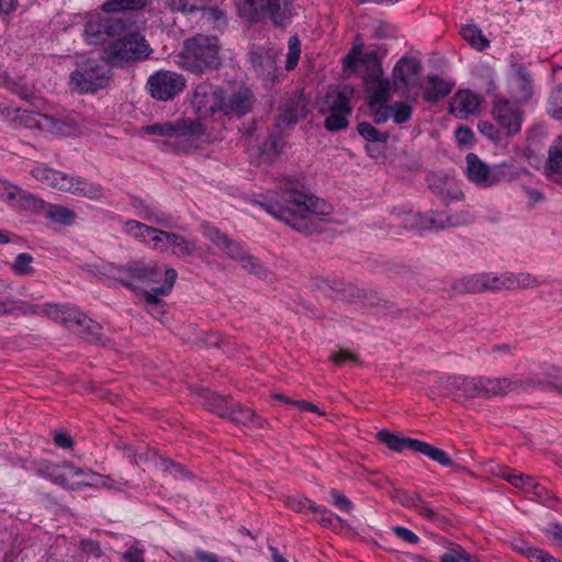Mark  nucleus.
Returning <instances> with one entry per match:
<instances>
[{
    "instance_id": "f257e3e1",
    "label": "nucleus",
    "mask_w": 562,
    "mask_h": 562,
    "mask_svg": "<svg viewBox=\"0 0 562 562\" xmlns=\"http://www.w3.org/2000/svg\"><path fill=\"white\" fill-rule=\"evenodd\" d=\"M254 203L292 229L305 235L321 233L324 216L331 211L325 200L310 192L304 176L285 177L276 199L262 196L255 199Z\"/></svg>"
},
{
    "instance_id": "f03ea898",
    "label": "nucleus",
    "mask_w": 562,
    "mask_h": 562,
    "mask_svg": "<svg viewBox=\"0 0 562 562\" xmlns=\"http://www.w3.org/2000/svg\"><path fill=\"white\" fill-rule=\"evenodd\" d=\"M180 58L182 67L190 72L202 75L216 70L221 65L220 41L213 35L195 34L183 42Z\"/></svg>"
},
{
    "instance_id": "7ed1b4c3",
    "label": "nucleus",
    "mask_w": 562,
    "mask_h": 562,
    "mask_svg": "<svg viewBox=\"0 0 562 562\" xmlns=\"http://www.w3.org/2000/svg\"><path fill=\"white\" fill-rule=\"evenodd\" d=\"M151 48L139 33H130L112 43L102 52V60L110 67L143 60L149 56Z\"/></svg>"
},
{
    "instance_id": "20e7f679",
    "label": "nucleus",
    "mask_w": 562,
    "mask_h": 562,
    "mask_svg": "<svg viewBox=\"0 0 562 562\" xmlns=\"http://www.w3.org/2000/svg\"><path fill=\"white\" fill-rule=\"evenodd\" d=\"M99 273L112 279L124 288L135 291L133 281L142 283H157L161 278V269L156 263L130 261L126 265H103Z\"/></svg>"
},
{
    "instance_id": "39448f33",
    "label": "nucleus",
    "mask_w": 562,
    "mask_h": 562,
    "mask_svg": "<svg viewBox=\"0 0 562 562\" xmlns=\"http://www.w3.org/2000/svg\"><path fill=\"white\" fill-rule=\"evenodd\" d=\"M376 438L394 452H402L403 450L408 449L413 452L428 457L430 460L442 467H452L456 471L464 469L462 465L456 464L445 450L425 441L409 437H400L387 429L379 430L376 432Z\"/></svg>"
},
{
    "instance_id": "423d86ee",
    "label": "nucleus",
    "mask_w": 562,
    "mask_h": 562,
    "mask_svg": "<svg viewBox=\"0 0 562 562\" xmlns=\"http://www.w3.org/2000/svg\"><path fill=\"white\" fill-rule=\"evenodd\" d=\"M110 79L111 70L93 58L78 63L70 75V83L80 93H94L104 89L109 86Z\"/></svg>"
},
{
    "instance_id": "0eeeda50",
    "label": "nucleus",
    "mask_w": 562,
    "mask_h": 562,
    "mask_svg": "<svg viewBox=\"0 0 562 562\" xmlns=\"http://www.w3.org/2000/svg\"><path fill=\"white\" fill-rule=\"evenodd\" d=\"M203 235L218 247L227 257L238 261L241 267L250 273L258 277L266 274V271L259 260L246 252L238 241L231 239L225 233L215 227L205 226Z\"/></svg>"
},
{
    "instance_id": "6e6552de",
    "label": "nucleus",
    "mask_w": 562,
    "mask_h": 562,
    "mask_svg": "<svg viewBox=\"0 0 562 562\" xmlns=\"http://www.w3.org/2000/svg\"><path fill=\"white\" fill-rule=\"evenodd\" d=\"M127 25V21L123 18L92 13L87 16L85 23V37L89 44L99 45L124 34Z\"/></svg>"
},
{
    "instance_id": "1a4fd4ad",
    "label": "nucleus",
    "mask_w": 562,
    "mask_h": 562,
    "mask_svg": "<svg viewBox=\"0 0 562 562\" xmlns=\"http://www.w3.org/2000/svg\"><path fill=\"white\" fill-rule=\"evenodd\" d=\"M544 383L535 379L516 378H487L477 376V397L505 396L513 392L527 391L530 387H540Z\"/></svg>"
},
{
    "instance_id": "9d476101",
    "label": "nucleus",
    "mask_w": 562,
    "mask_h": 562,
    "mask_svg": "<svg viewBox=\"0 0 562 562\" xmlns=\"http://www.w3.org/2000/svg\"><path fill=\"white\" fill-rule=\"evenodd\" d=\"M186 78L170 70H158L150 75L146 88L151 98L158 101H170L186 88Z\"/></svg>"
},
{
    "instance_id": "9b49d317",
    "label": "nucleus",
    "mask_w": 562,
    "mask_h": 562,
    "mask_svg": "<svg viewBox=\"0 0 562 562\" xmlns=\"http://www.w3.org/2000/svg\"><path fill=\"white\" fill-rule=\"evenodd\" d=\"M142 131L147 135H158L169 138L179 137H201L205 133L204 125L191 119H179L176 121H167L145 125Z\"/></svg>"
},
{
    "instance_id": "f8f14e48",
    "label": "nucleus",
    "mask_w": 562,
    "mask_h": 562,
    "mask_svg": "<svg viewBox=\"0 0 562 562\" xmlns=\"http://www.w3.org/2000/svg\"><path fill=\"white\" fill-rule=\"evenodd\" d=\"M256 101L254 91L244 85L229 91L223 89L222 114L228 119H240L254 110Z\"/></svg>"
},
{
    "instance_id": "ddd939ff",
    "label": "nucleus",
    "mask_w": 562,
    "mask_h": 562,
    "mask_svg": "<svg viewBox=\"0 0 562 562\" xmlns=\"http://www.w3.org/2000/svg\"><path fill=\"white\" fill-rule=\"evenodd\" d=\"M477 376H443L438 379L431 386L434 394L451 396L453 400H471L477 397Z\"/></svg>"
},
{
    "instance_id": "4468645a",
    "label": "nucleus",
    "mask_w": 562,
    "mask_h": 562,
    "mask_svg": "<svg viewBox=\"0 0 562 562\" xmlns=\"http://www.w3.org/2000/svg\"><path fill=\"white\" fill-rule=\"evenodd\" d=\"M223 88L210 83H200L196 86L192 105L200 117L205 119L222 113Z\"/></svg>"
},
{
    "instance_id": "2eb2a0df",
    "label": "nucleus",
    "mask_w": 562,
    "mask_h": 562,
    "mask_svg": "<svg viewBox=\"0 0 562 562\" xmlns=\"http://www.w3.org/2000/svg\"><path fill=\"white\" fill-rule=\"evenodd\" d=\"M492 115L505 136L514 137L520 132L524 112L508 100L501 99L495 102Z\"/></svg>"
},
{
    "instance_id": "dca6fc26",
    "label": "nucleus",
    "mask_w": 562,
    "mask_h": 562,
    "mask_svg": "<svg viewBox=\"0 0 562 562\" xmlns=\"http://www.w3.org/2000/svg\"><path fill=\"white\" fill-rule=\"evenodd\" d=\"M0 189L3 190V199L11 206L32 211L34 213H45L48 204L38 196L8 182H2Z\"/></svg>"
},
{
    "instance_id": "f3484780",
    "label": "nucleus",
    "mask_w": 562,
    "mask_h": 562,
    "mask_svg": "<svg viewBox=\"0 0 562 562\" xmlns=\"http://www.w3.org/2000/svg\"><path fill=\"white\" fill-rule=\"evenodd\" d=\"M422 63L415 57H402L394 66L393 86L395 89L404 87L406 89L419 87V76L422 72Z\"/></svg>"
},
{
    "instance_id": "a211bd4d",
    "label": "nucleus",
    "mask_w": 562,
    "mask_h": 562,
    "mask_svg": "<svg viewBox=\"0 0 562 562\" xmlns=\"http://www.w3.org/2000/svg\"><path fill=\"white\" fill-rule=\"evenodd\" d=\"M448 215L442 212L406 213L403 222L406 227L418 231H441L447 227Z\"/></svg>"
},
{
    "instance_id": "6ab92c4d",
    "label": "nucleus",
    "mask_w": 562,
    "mask_h": 562,
    "mask_svg": "<svg viewBox=\"0 0 562 562\" xmlns=\"http://www.w3.org/2000/svg\"><path fill=\"white\" fill-rule=\"evenodd\" d=\"M178 273L175 269L168 268L165 270L164 283L160 286L153 288L150 291H143L142 295L147 304V312L156 315L154 310H159V313H166L165 302L159 299V295H168L177 280Z\"/></svg>"
},
{
    "instance_id": "aec40b11",
    "label": "nucleus",
    "mask_w": 562,
    "mask_h": 562,
    "mask_svg": "<svg viewBox=\"0 0 562 562\" xmlns=\"http://www.w3.org/2000/svg\"><path fill=\"white\" fill-rule=\"evenodd\" d=\"M277 56L274 48H252L248 53V61L261 77L272 80L277 71Z\"/></svg>"
},
{
    "instance_id": "412c9836",
    "label": "nucleus",
    "mask_w": 562,
    "mask_h": 562,
    "mask_svg": "<svg viewBox=\"0 0 562 562\" xmlns=\"http://www.w3.org/2000/svg\"><path fill=\"white\" fill-rule=\"evenodd\" d=\"M353 88L344 87L341 90L328 92L319 104V112L326 114L327 112H342L345 114L352 113L350 104Z\"/></svg>"
},
{
    "instance_id": "4be33fe9",
    "label": "nucleus",
    "mask_w": 562,
    "mask_h": 562,
    "mask_svg": "<svg viewBox=\"0 0 562 562\" xmlns=\"http://www.w3.org/2000/svg\"><path fill=\"white\" fill-rule=\"evenodd\" d=\"M306 98L300 93L286 99L280 108L279 120L286 125L295 124L308 113Z\"/></svg>"
},
{
    "instance_id": "5701e85b",
    "label": "nucleus",
    "mask_w": 562,
    "mask_h": 562,
    "mask_svg": "<svg viewBox=\"0 0 562 562\" xmlns=\"http://www.w3.org/2000/svg\"><path fill=\"white\" fill-rule=\"evenodd\" d=\"M59 190L95 200L102 195V188L99 184L90 183L80 177L70 175L64 178V183H60Z\"/></svg>"
},
{
    "instance_id": "b1692460",
    "label": "nucleus",
    "mask_w": 562,
    "mask_h": 562,
    "mask_svg": "<svg viewBox=\"0 0 562 562\" xmlns=\"http://www.w3.org/2000/svg\"><path fill=\"white\" fill-rule=\"evenodd\" d=\"M543 173L548 180L562 186V136L550 146Z\"/></svg>"
},
{
    "instance_id": "393cba45",
    "label": "nucleus",
    "mask_w": 562,
    "mask_h": 562,
    "mask_svg": "<svg viewBox=\"0 0 562 562\" xmlns=\"http://www.w3.org/2000/svg\"><path fill=\"white\" fill-rule=\"evenodd\" d=\"M427 87L423 91V99L429 103H436L446 98L452 91L454 82L446 80L438 75L426 78Z\"/></svg>"
},
{
    "instance_id": "a878e982",
    "label": "nucleus",
    "mask_w": 562,
    "mask_h": 562,
    "mask_svg": "<svg viewBox=\"0 0 562 562\" xmlns=\"http://www.w3.org/2000/svg\"><path fill=\"white\" fill-rule=\"evenodd\" d=\"M223 418H227L233 423L241 424L245 426L251 425L257 428H262L266 424V420L258 416L252 409L235 402L231 403V406L227 408L226 415Z\"/></svg>"
},
{
    "instance_id": "bb28decb",
    "label": "nucleus",
    "mask_w": 562,
    "mask_h": 562,
    "mask_svg": "<svg viewBox=\"0 0 562 562\" xmlns=\"http://www.w3.org/2000/svg\"><path fill=\"white\" fill-rule=\"evenodd\" d=\"M198 401L207 411L218 415L222 418L226 415V411L229 408L231 403H233L231 397L222 396L207 389L198 390Z\"/></svg>"
},
{
    "instance_id": "cd10ccee",
    "label": "nucleus",
    "mask_w": 562,
    "mask_h": 562,
    "mask_svg": "<svg viewBox=\"0 0 562 562\" xmlns=\"http://www.w3.org/2000/svg\"><path fill=\"white\" fill-rule=\"evenodd\" d=\"M78 124L70 117H57L49 114L43 115V123L40 131L57 136H69L77 131Z\"/></svg>"
},
{
    "instance_id": "c85d7f7f",
    "label": "nucleus",
    "mask_w": 562,
    "mask_h": 562,
    "mask_svg": "<svg viewBox=\"0 0 562 562\" xmlns=\"http://www.w3.org/2000/svg\"><path fill=\"white\" fill-rule=\"evenodd\" d=\"M465 160L469 179L481 187H490L492 168H488L474 153H469Z\"/></svg>"
},
{
    "instance_id": "c756f323",
    "label": "nucleus",
    "mask_w": 562,
    "mask_h": 562,
    "mask_svg": "<svg viewBox=\"0 0 562 562\" xmlns=\"http://www.w3.org/2000/svg\"><path fill=\"white\" fill-rule=\"evenodd\" d=\"M480 106L477 95L465 90L459 91L450 105V112L459 117H467L469 114L475 113Z\"/></svg>"
},
{
    "instance_id": "7c9ffc66",
    "label": "nucleus",
    "mask_w": 562,
    "mask_h": 562,
    "mask_svg": "<svg viewBox=\"0 0 562 562\" xmlns=\"http://www.w3.org/2000/svg\"><path fill=\"white\" fill-rule=\"evenodd\" d=\"M167 238L168 251L178 257H189L195 252L196 246L193 240L184 238L177 233H161Z\"/></svg>"
},
{
    "instance_id": "2f4dec72",
    "label": "nucleus",
    "mask_w": 562,
    "mask_h": 562,
    "mask_svg": "<svg viewBox=\"0 0 562 562\" xmlns=\"http://www.w3.org/2000/svg\"><path fill=\"white\" fill-rule=\"evenodd\" d=\"M451 291L450 297L457 294L484 292L483 273L465 276L454 281Z\"/></svg>"
},
{
    "instance_id": "473e14b6",
    "label": "nucleus",
    "mask_w": 562,
    "mask_h": 562,
    "mask_svg": "<svg viewBox=\"0 0 562 562\" xmlns=\"http://www.w3.org/2000/svg\"><path fill=\"white\" fill-rule=\"evenodd\" d=\"M288 0H263L266 19H270L274 25L282 26L290 19Z\"/></svg>"
},
{
    "instance_id": "72a5a7b5",
    "label": "nucleus",
    "mask_w": 562,
    "mask_h": 562,
    "mask_svg": "<svg viewBox=\"0 0 562 562\" xmlns=\"http://www.w3.org/2000/svg\"><path fill=\"white\" fill-rule=\"evenodd\" d=\"M368 90L371 91L368 104L370 108L384 105L391 98V82L387 78L371 81Z\"/></svg>"
},
{
    "instance_id": "f704fd0d",
    "label": "nucleus",
    "mask_w": 562,
    "mask_h": 562,
    "mask_svg": "<svg viewBox=\"0 0 562 562\" xmlns=\"http://www.w3.org/2000/svg\"><path fill=\"white\" fill-rule=\"evenodd\" d=\"M102 327L99 323L86 316L85 322L78 325V334L88 342L99 346H106L110 341L103 337Z\"/></svg>"
},
{
    "instance_id": "c9c22d12",
    "label": "nucleus",
    "mask_w": 562,
    "mask_h": 562,
    "mask_svg": "<svg viewBox=\"0 0 562 562\" xmlns=\"http://www.w3.org/2000/svg\"><path fill=\"white\" fill-rule=\"evenodd\" d=\"M237 10L239 15L249 22H259L266 19L263 0H237Z\"/></svg>"
},
{
    "instance_id": "e433bc0d",
    "label": "nucleus",
    "mask_w": 562,
    "mask_h": 562,
    "mask_svg": "<svg viewBox=\"0 0 562 562\" xmlns=\"http://www.w3.org/2000/svg\"><path fill=\"white\" fill-rule=\"evenodd\" d=\"M151 0H106L101 5L104 13L140 11L150 4Z\"/></svg>"
},
{
    "instance_id": "4c0bfd02",
    "label": "nucleus",
    "mask_w": 562,
    "mask_h": 562,
    "mask_svg": "<svg viewBox=\"0 0 562 562\" xmlns=\"http://www.w3.org/2000/svg\"><path fill=\"white\" fill-rule=\"evenodd\" d=\"M31 175L38 181L47 183L48 186L58 189L60 183H64V178L67 173L49 168L46 165L35 167Z\"/></svg>"
},
{
    "instance_id": "58836bf2",
    "label": "nucleus",
    "mask_w": 562,
    "mask_h": 562,
    "mask_svg": "<svg viewBox=\"0 0 562 562\" xmlns=\"http://www.w3.org/2000/svg\"><path fill=\"white\" fill-rule=\"evenodd\" d=\"M120 448L123 449L127 453V457L131 459V461L138 467L160 465L159 458L162 457L159 456L156 450L147 448L145 452H137L126 445L120 446Z\"/></svg>"
},
{
    "instance_id": "ea45409f",
    "label": "nucleus",
    "mask_w": 562,
    "mask_h": 562,
    "mask_svg": "<svg viewBox=\"0 0 562 562\" xmlns=\"http://www.w3.org/2000/svg\"><path fill=\"white\" fill-rule=\"evenodd\" d=\"M462 37L475 49L482 52L490 46V41L482 34V31L474 24L463 25Z\"/></svg>"
},
{
    "instance_id": "a19ab883",
    "label": "nucleus",
    "mask_w": 562,
    "mask_h": 562,
    "mask_svg": "<svg viewBox=\"0 0 562 562\" xmlns=\"http://www.w3.org/2000/svg\"><path fill=\"white\" fill-rule=\"evenodd\" d=\"M518 177L519 172L513 164L502 162L492 168L490 187L501 181H513Z\"/></svg>"
},
{
    "instance_id": "79ce46f5",
    "label": "nucleus",
    "mask_w": 562,
    "mask_h": 562,
    "mask_svg": "<svg viewBox=\"0 0 562 562\" xmlns=\"http://www.w3.org/2000/svg\"><path fill=\"white\" fill-rule=\"evenodd\" d=\"M47 218L63 225H71L76 218V213L65 206L48 204L45 211Z\"/></svg>"
},
{
    "instance_id": "37998d69",
    "label": "nucleus",
    "mask_w": 562,
    "mask_h": 562,
    "mask_svg": "<svg viewBox=\"0 0 562 562\" xmlns=\"http://www.w3.org/2000/svg\"><path fill=\"white\" fill-rule=\"evenodd\" d=\"M14 113L13 121L26 128L40 130V126H42L44 114L22 109H15Z\"/></svg>"
},
{
    "instance_id": "c03bdc74",
    "label": "nucleus",
    "mask_w": 562,
    "mask_h": 562,
    "mask_svg": "<svg viewBox=\"0 0 562 562\" xmlns=\"http://www.w3.org/2000/svg\"><path fill=\"white\" fill-rule=\"evenodd\" d=\"M357 131L361 137L370 143L386 144L389 139L387 133H382L368 122H361L357 125Z\"/></svg>"
},
{
    "instance_id": "a18cd8bd",
    "label": "nucleus",
    "mask_w": 562,
    "mask_h": 562,
    "mask_svg": "<svg viewBox=\"0 0 562 562\" xmlns=\"http://www.w3.org/2000/svg\"><path fill=\"white\" fill-rule=\"evenodd\" d=\"M206 0H165V4L171 11L194 12L203 10Z\"/></svg>"
},
{
    "instance_id": "49530a36",
    "label": "nucleus",
    "mask_w": 562,
    "mask_h": 562,
    "mask_svg": "<svg viewBox=\"0 0 562 562\" xmlns=\"http://www.w3.org/2000/svg\"><path fill=\"white\" fill-rule=\"evenodd\" d=\"M391 110L392 120L395 124H403L411 120L413 115V108L403 101H395L389 105Z\"/></svg>"
},
{
    "instance_id": "de8ad7c7",
    "label": "nucleus",
    "mask_w": 562,
    "mask_h": 562,
    "mask_svg": "<svg viewBox=\"0 0 562 562\" xmlns=\"http://www.w3.org/2000/svg\"><path fill=\"white\" fill-rule=\"evenodd\" d=\"M326 114L327 116L324 121V127L328 132H338L348 127V116L350 114H345L342 112H327Z\"/></svg>"
},
{
    "instance_id": "09e8293b",
    "label": "nucleus",
    "mask_w": 562,
    "mask_h": 562,
    "mask_svg": "<svg viewBox=\"0 0 562 562\" xmlns=\"http://www.w3.org/2000/svg\"><path fill=\"white\" fill-rule=\"evenodd\" d=\"M283 145L284 142L279 135L271 134L260 146L261 155H265L268 158L279 156L282 151Z\"/></svg>"
},
{
    "instance_id": "8fccbe9b",
    "label": "nucleus",
    "mask_w": 562,
    "mask_h": 562,
    "mask_svg": "<svg viewBox=\"0 0 562 562\" xmlns=\"http://www.w3.org/2000/svg\"><path fill=\"white\" fill-rule=\"evenodd\" d=\"M33 257L30 254H19L12 265V270L16 276H31L34 273L32 267Z\"/></svg>"
},
{
    "instance_id": "3c124183",
    "label": "nucleus",
    "mask_w": 562,
    "mask_h": 562,
    "mask_svg": "<svg viewBox=\"0 0 562 562\" xmlns=\"http://www.w3.org/2000/svg\"><path fill=\"white\" fill-rule=\"evenodd\" d=\"M126 232L133 235L135 238H140L143 240L146 237L150 236L151 233H155V228L148 225H145L138 221L130 220L125 223Z\"/></svg>"
},
{
    "instance_id": "603ef678",
    "label": "nucleus",
    "mask_w": 562,
    "mask_h": 562,
    "mask_svg": "<svg viewBox=\"0 0 562 562\" xmlns=\"http://www.w3.org/2000/svg\"><path fill=\"white\" fill-rule=\"evenodd\" d=\"M532 494L539 503L553 509L554 505L559 502L558 496L540 484L532 485Z\"/></svg>"
},
{
    "instance_id": "864d4df0",
    "label": "nucleus",
    "mask_w": 562,
    "mask_h": 562,
    "mask_svg": "<svg viewBox=\"0 0 562 562\" xmlns=\"http://www.w3.org/2000/svg\"><path fill=\"white\" fill-rule=\"evenodd\" d=\"M301 55V43L297 36H291L289 40V52L285 61V69L292 70L297 66Z\"/></svg>"
},
{
    "instance_id": "5fc2aeb1",
    "label": "nucleus",
    "mask_w": 562,
    "mask_h": 562,
    "mask_svg": "<svg viewBox=\"0 0 562 562\" xmlns=\"http://www.w3.org/2000/svg\"><path fill=\"white\" fill-rule=\"evenodd\" d=\"M548 112L553 119L562 120V83L552 91Z\"/></svg>"
},
{
    "instance_id": "6e6d98bb",
    "label": "nucleus",
    "mask_w": 562,
    "mask_h": 562,
    "mask_svg": "<svg viewBox=\"0 0 562 562\" xmlns=\"http://www.w3.org/2000/svg\"><path fill=\"white\" fill-rule=\"evenodd\" d=\"M61 465L50 464L41 470V473L49 479L53 483L58 484L65 488L69 486L67 475L60 472Z\"/></svg>"
},
{
    "instance_id": "4d7b16f0",
    "label": "nucleus",
    "mask_w": 562,
    "mask_h": 562,
    "mask_svg": "<svg viewBox=\"0 0 562 562\" xmlns=\"http://www.w3.org/2000/svg\"><path fill=\"white\" fill-rule=\"evenodd\" d=\"M310 509L312 512L321 515L318 522L322 526L330 527L333 525L334 520H337L341 525H345V520H342L339 516L334 515L329 509H327L325 507L315 505L313 502H310Z\"/></svg>"
},
{
    "instance_id": "13d9d810",
    "label": "nucleus",
    "mask_w": 562,
    "mask_h": 562,
    "mask_svg": "<svg viewBox=\"0 0 562 562\" xmlns=\"http://www.w3.org/2000/svg\"><path fill=\"white\" fill-rule=\"evenodd\" d=\"M144 220H146L153 224H158V225H161V226H165L168 228L172 227L170 217L168 215H166L150 206H146L144 209Z\"/></svg>"
},
{
    "instance_id": "bf43d9fd",
    "label": "nucleus",
    "mask_w": 562,
    "mask_h": 562,
    "mask_svg": "<svg viewBox=\"0 0 562 562\" xmlns=\"http://www.w3.org/2000/svg\"><path fill=\"white\" fill-rule=\"evenodd\" d=\"M86 315L75 307L66 306L61 324L68 328L80 325L85 322Z\"/></svg>"
},
{
    "instance_id": "052dcab7",
    "label": "nucleus",
    "mask_w": 562,
    "mask_h": 562,
    "mask_svg": "<svg viewBox=\"0 0 562 562\" xmlns=\"http://www.w3.org/2000/svg\"><path fill=\"white\" fill-rule=\"evenodd\" d=\"M331 504L339 510L349 513L353 508L352 502L340 491L331 488L329 492Z\"/></svg>"
},
{
    "instance_id": "680f3d73",
    "label": "nucleus",
    "mask_w": 562,
    "mask_h": 562,
    "mask_svg": "<svg viewBox=\"0 0 562 562\" xmlns=\"http://www.w3.org/2000/svg\"><path fill=\"white\" fill-rule=\"evenodd\" d=\"M477 130L494 143H499L502 140L503 133L501 128L488 121H480L477 123Z\"/></svg>"
},
{
    "instance_id": "e2e57ef3",
    "label": "nucleus",
    "mask_w": 562,
    "mask_h": 562,
    "mask_svg": "<svg viewBox=\"0 0 562 562\" xmlns=\"http://www.w3.org/2000/svg\"><path fill=\"white\" fill-rule=\"evenodd\" d=\"M474 221L473 215L468 211H459L448 215L447 227L468 226Z\"/></svg>"
},
{
    "instance_id": "0e129e2a",
    "label": "nucleus",
    "mask_w": 562,
    "mask_h": 562,
    "mask_svg": "<svg viewBox=\"0 0 562 562\" xmlns=\"http://www.w3.org/2000/svg\"><path fill=\"white\" fill-rule=\"evenodd\" d=\"M394 502L400 503L404 507L414 508L417 502H420V495L418 493H407L404 491H395L392 495Z\"/></svg>"
},
{
    "instance_id": "69168bd1",
    "label": "nucleus",
    "mask_w": 562,
    "mask_h": 562,
    "mask_svg": "<svg viewBox=\"0 0 562 562\" xmlns=\"http://www.w3.org/2000/svg\"><path fill=\"white\" fill-rule=\"evenodd\" d=\"M160 465L165 471H169L173 474L175 477H191V474L186 468L181 464H176L172 460L168 458H159Z\"/></svg>"
},
{
    "instance_id": "338daca9",
    "label": "nucleus",
    "mask_w": 562,
    "mask_h": 562,
    "mask_svg": "<svg viewBox=\"0 0 562 562\" xmlns=\"http://www.w3.org/2000/svg\"><path fill=\"white\" fill-rule=\"evenodd\" d=\"M429 188L434 191L435 194L441 196L445 202L450 200H461L463 199V192L460 190H456L453 193L445 187L435 186L429 183Z\"/></svg>"
},
{
    "instance_id": "774afa93",
    "label": "nucleus",
    "mask_w": 562,
    "mask_h": 562,
    "mask_svg": "<svg viewBox=\"0 0 562 562\" xmlns=\"http://www.w3.org/2000/svg\"><path fill=\"white\" fill-rule=\"evenodd\" d=\"M383 68L381 63H375V65H367L366 66V76H364V85L367 88L371 85V81L381 79L383 77Z\"/></svg>"
}]
</instances>
